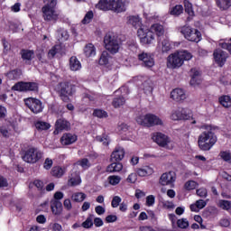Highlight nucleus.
Instances as JSON below:
<instances>
[{
  "label": "nucleus",
  "mask_w": 231,
  "mask_h": 231,
  "mask_svg": "<svg viewBox=\"0 0 231 231\" xmlns=\"http://www.w3.org/2000/svg\"><path fill=\"white\" fill-rule=\"evenodd\" d=\"M199 129L202 130V133L199 135V147L201 151H210L217 142V136L214 133L216 127L211 125H202Z\"/></svg>",
  "instance_id": "obj_1"
},
{
  "label": "nucleus",
  "mask_w": 231,
  "mask_h": 231,
  "mask_svg": "<svg viewBox=\"0 0 231 231\" xmlns=\"http://www.w3.org/2000/svg\"><path fill=\"white\" fill-rule=\"evenodd\" d=\"M190 59H192V53L188 51H179L167 57L166 66L170 69H178L181 68L185 60H190Z\"/></svg>",
  "instance_id": "obj_2"
},
{
  "label": "nucleus",
  "mask_w": 231,
  "mask_h": 231,
  "mask_svg": "<svg viewBox=\"0 0 231 231\" xmlns=\"http://www.w3.org/2000/svg\"><path fill=\"white\" fill-rule=\"evenodd\" d=\"M104 44L106 51L115 55L120 51L122 42L115 32H108L104 38Z\"/></svg>",
  "instance_id": "obj_3"
},
{
  "label": "nucleus",
  "mask_w": 231,
  "mask_h": 231,
  "mask_svg": "<svg viewBox=\"0 0 231 231\" xmlns=\"http://www.w3.org/2000/svg\"><path fill=\"white\" fill-rule=\"evenodd\" d=\"M136 122L139 125L144 127H154L155 125H163V119L154 114L148 113L136 117Z\"/></svg>",
  "instance_id": "obj_4"
},
{
  "label": "nucleus",
  "mask_w": 231,
  "mask_h": 231,
  "mask_svg": "<svg viewBox=\"0 0 231 231\" xmlns=\"http://www.w3.org/2000/svg\"><path fill=\"white\" fill-rule=\"evenodd\" d=\"M137 37L143 46H151L153 42H156V37L152 32L145 27H141L137 31Z\"/></svg>",
  "instance_id": "obj_5"
},
{
  "label": "nucleus",
  "mask_w": 231,
  "mask_h": 231,
  "mask_svg": "<svg viewBox=\"0 0 231 231\" xmlns=\"http://www.w3.org/2000/svg\"><path fill=\"white\" fill-rule=\"evenodd\" d=\"M152 140H153L155 143L159 144L160 147H163L169 151L174 149V142L164 134L154 133L152 135Z\"/></svg>",
  "instance_id": "obj_6"
},
{
  "label": "nucleus",
  "mask_w": 231,
  "mask_h": 231,
  "mask_svg": "<svg viewBox=\"0 0 231 231\" xmlns=\"http://www.w3.org/2000/svg\"><path fill=\"white\" fill-rule=\"evenodd\" d=\"M43 156L44 152L42 151L39 148L32 147L25 152L23 159L27 163H37Z\"/></svg>",
  "instance_id": "obj_7"
},
{
  "label": "nucleus",
  "mask_w": 231,
  "mask_h": 231,
  "mask_svg": "<svg viewBox=\"0 0 231 231\" xmlns=\"http://www.w3.org/2000/svg\"><path fill=\"white\" fill-rule=\"evenodd\" d=\"M180 32L187 41H190L191 42H199L201 41V32L190 26L185 25L181 27Z\"/></svg>",
  "instance_id": "obj_8"
},
{
  "label": "nucleus",
  "mask_w": 231,
  "mask_h": 231,
  "mask_svg": "<svg viewBox=\"0 0 231 231\" xmlns=\"http://www.w3.org/2000/svg\"><path fill=\"white\" fill-rule=\"evenodd\" d=\"M58 91L62 98V100H68V97H71L75 93V86L68 82L60 83L58 87Z\"/></svg>",
  "instance_id": "obj_9"
},
{
  "label": "nucleus",
  "mask_w": 231,
  "mask_h": 231,
  "mask_svg": "<svg viewBox=\"0 0 231 231\" xmlns=\"http://www.w3.org/2000/svg\"><path fill=\"white\" fill-rule=\"evenodd\" d=\"M42 14L44 21H53L54 23L59 20V12L55 10V6H43Z\"/></svg>",
  "instance_id": "obj_10"
},
{
  "label": "nucleus",
  "mask_w": 231,
  "mask_h": 231,
  "mask_svg": "<svg viewBox=\"0 0 231 231\" xmlns=\"http://www.w3.org/2000/svg\"><path fill=\"white\" fill-rule=\"evenodd\" d=\"M24 102L25 106H27L32 113L37 114L42 112V102H41V100L33 97H28L24 99Z\"/></svg>",
  "instance_id": "obj_11"
},
{
  "label": "nucleus",
  "mask_w": 231,
  "mask_h": 231,
  "mask_svg": "<svg viewBox=\"0 0 231 231\" xmlns=\"http://www.w3.org/2000/svg\"><path fill=\"white\" fill-rule=\"evenodd\" d=\"M12 89H14V91H37L39 86L37 83L18 82L13 86Z\"/></svg>",
  "instance_id": "obj_12"
},
{
  "label": "nucleus",
  "mask_w": 231,
  "mask_h": 231,
  "mask_svg": "<svg viewBox=\"0 0 231 231\" xmlns=\"http://www.w3.org/2000/svg\"><path fill=\"white\" fill-rule=\"evenodd\" d=\"M213 57L216 64L221 68L225 66V62H226V60L228 59V53L221 49H217L213 52Z\"/></svg>",
  "instance_id": "obj_13"
},
{
  "label": "nucleus",
  "mask_w": 231,
  "mask_h": 231,
  "mask_svg": "<svg viewBox=\"0 0 231 231\" xmlns=\"http://www.w3.org/2000/svg\"><path fill=\"white\" fill-rule=\"evenodd\" d=\"M174 181H176V172L174 171L163 173L159 180L160 185L162 186L172 185Z\"/></svg>",
  "instance_id": "obj_14"
},
{
  "label": "nucleus",
  "mask_w": 231,
  "mask_h": 231,
  "mask_svg": "<svg viewBox=\"0 0 231 231\" xmlns=\"http://www.w3.org/2000/svg\"><path fill=\"white\" fill-rule=\"evenodd\" d=\"M129 2L126 0H112V12L116 14H122L127 10V5Z\"/></svg>",
  "instance_id": "obj_15"
},
{
  "label": "nucleus",
  "mask_w": 231,
  "mask_h": 231,
  "mask_svg": "<svg viewBox=\"0 0 231 231\" xmlns=\"http://www.w3.org/2000/svg\"><path fill=\"white\" fill-rule=\"evenodd\" d=\"M139 60H142L145 68H152L154 66V58L152 54L149 52H142L138 55Z\"/></svg>",
  "instance_id": "obj_16"
},
{
  "label": "nucleus",
  "mask_w": 231,
  "mask_h": 231,
  "mask_svg": "<svg viewBox=\"0 0 231 231\" xmlns=\"http://www.w3.org/2000/svg\"><path fill=\"white\" fill-rule=\"evenodd\" d=\"M70 127L71 124L66 121V119H58L55 123L54 134H59L62 131H69Z\"/></svg>",
  "instance_id": "obj_17"
},
{
  "label": "nucleus",
  "mask_w": 231,
  "mask_h": 231,
  "mask_svg": "<svg viewBox=\"0 0 231 231\" xmlns=\"http://www.w3.org/2000/svg\"><path fill=\"white\" fill-rule=\"evenodd\" d=\"M14 124H12L10 121H5L3 125L0 127V133L3 134L5 138H10L12 134H14Z\"/></svg>",
  "instance_id": "obj_18"
},
{
  "label": "nucleus",
  "mask_w": 231,
  "mask_h": 231,
  "mask_svg": "<svg viewBox=\"0 0 231 231\" xmlns=\"http://www.w3.org/2000/svg\"><path fill=\"white\" fill-rule=\"evenodd\" d=\"M77 140H79L77 134L71 133H65L60 138V143L61 145H72V143H75Z\"/></svg>",
  "instance_id": "obj_19"
},
{
  "label": "nucleus",
  "mask_w": 231,
  "mask_h": 231,
  "mask_svg": "<svg viewBox=\"0 0 231 231\" xmlns=\"http://www.w3.org/2000/svg\"><path fill=\"white\" fill-rule=\"evenodd\" d=\"M171 98L175 102H183L187 99V94L181 88H175L171 92Z\"/></svg>",
  "instance_id": "obj_20"
},
{
  "label": "nucleus",
  "mask_w": 231,
  "mask_h": 231,
  "mask_svg": "<svg viewBox=\"0 0 231 231\" xmlns=\"http://www.w3.org/2000/svg\"><path fill=\"white\" fill-rule=\"evenodd\" d=\"M124 156H125V151L122 147L117 146L111 154V160L112 162H122Z\"/></svg>",
  "instance_id": "obj_21"
},
{
  "label": "nucleus",
  "mask_w": 231,
  "mask_h": 231,
  "mask_svg": "<svg viewBox=\"0 0 231 231\" xmlns=\"http://www.w3.org/2000/svg\"><path fill=\"white\" fill-rule=\"evenodd\" d=\"M85 57L93 58L97 55V47L93 43H88L83 48Z\"/></svg>",
  "instance_id": "obj_22"
},
{
  "label": "nucleus",
  "mask_w": 231,
  "mask_h": 231,
  "mask_svg": "<svg viewBox=\"0 0 231 231\" xmlns=\"http://www.w3.org/2000/svg\"><path fill=\"white\" fill-rule=\"evenodd\" d=\"M51 212L54 216H60L62 214V202L59 200H51Z\"/></svg>",
  "instance_id": "obj_23"
},
{
  "label": "nucleus",
  "mask_w": 231,
  "mask_h": 231,
  "mask_svg": "<svg viewBox=\"0 0 231 231\" xmlns=\"http://www.w3.org/2000/svg\"><path fill=\"white\" fill-rule=\"evenodd\" d=\"M136 174L141 178H145V176H152V174H154V169L151 166H143L136 170Z\"/></svg>",
  "instance_id": "obj_24"
},
{
  "label": "nucleus",
  "mask_w": 231,
  "mask_h": 231,
  "mask_svg": "<svg viewBox=\"0 0 231 231\" xmlns=\"http://www.w3.org/2000/svg\"><path fill=\"white\" fill-rule=\"evenodd\" d=\"M96 8L98 10H104L105 12L112 10L113 0H99V2L96 5Z\"/></svg>",
  "instance_id": "obj_25"
},
{
  "label": "nucleus",
  "mask_w": 231,
  "mask_h": 231,
  "mask_svg": "<svg viewBox=\"0 0 231 231\" xmlns=\"http://www.w3.org/2000/svg\"><path fill=\"white\" fill-rule=\"evenodd\" d=\"M69 69L70 71H80L82 69V63L79 60L78 57L72 56L69 59Z\"/></svg>",
  "instance_id": "obj_26"
},
{
  "label": "nucleus",
  "mask_w": 231,
  "mask_h": 231,
  "mask_svg": "<svg viewBox=\"0 0 231 231\" xmlns=\"http://www.w3.org/2000/svg\"><path fill=\"white\" fill-rule=\"evenodd\" d=\"M215 5L220 12H226L231 8V0H215Z\"/></svg>",
  "instance_id": "obj_27"
},
{
  "label": "nucleus",
  "mask_w": 231,
  "mask_h": 231,
  "mask_svg": "<svg viewBox=\"0 0 231 231\" xmlns=\"http://www.w3.org/2000/svg\"><path fill=\"white\" fill-rule=\"evenodd\" d=\"M172 46L171 45V42L167 39H164L161 42H158L157 51H162V53H167V51H171Z\"/></svg>",
  "instance_id": "obj_28"
},
{
  "label": "nucleus",
  "mask_w": 231,
  "mask_h": 231,
  "mask_svg": "<svg viewBox=\"0 0 231 231\" xmlns=\"http://www.w3.org/2000/svg\"><path fill=\"white\" fill-rule=\"evenodd\" d=\"M69 187H77L82 183V179L80 178V173L74 172L70 174L68 181Z\"/></svg>",
  "instance_id": "obj_29"
},
{
  "label": "nucleus",
  "mask_w": 231,
  "mask_h": 231,
  "mask_svg": "<svg viewBox=\"0 0 231 231\" xmlns=\"http://www.w3.org/2000/svg\"><path fill=\"white\" fill-rule=\"evenodd\" d=\"M191 86H196L198 84H201V72L196 69H191Z\"/></svg>",
  "instance_id": "obj_30"
},
{
  "label": "nucleus",
  "mask_w": 231,
  "mask_h": 231,
  "mask_svg": "<svg viewBox=\"0 0 231 231\" xmlns=\"http://www.w3.org/2000/svg\"><path fill=\"white\" fill-rule=\"evenodd\" d=\"M149 30L152 32V33L154 35H157V37H162L165 33V29L163 28V25L160 23H154L152 24Z\"/></svg>",
  "instance_id": "obj_31"
},
{
  "label": "nucleus",
  "mask_w": 231,
  "mask_h": 231,
  "mask_svg": "<svg viewBox=\"0 0 231 231\" xmlns=\"http://www.w3.org/2000/svg\"><path fill=\"white\" fill-rule=\"evenodd\" d=\"M207 207V202L203 199L197 200L195 204L190 205V210L192 212H199L201 208H205Z\"/></svg>",
  "instance_id": "obj_32"
},
{
  "label": "nucleus",
  "mask_w": 231,
  "mask_h": 231,
  "mask_svg": "<svg viewBox=\"0 0 231 231\" xmlns=\"http://www.w3.org/2000/svg\"><path fill=\"white\" fill-rule=\"evenodd\" d=\"M128 24H132L134 28H142V19L140 16H129Z\"/></svg>",
  "instance_id": "obj_33"
},
{
  "label": "nucleus",
  "mask_w": 231,
  "mask_h": 231,
  "mask_svg": "<svg viewBox=\"0 0 231 231\" xmlns=\"http://www.w3.org/2000/svg\"><path fill=\"white\" fill-rule=\"evenodd\" d=\"M123 165L120 162H113L106 168V172H120L123 169Z\"/></svg>",
  "instance_id": "obj_34"
},
{
  "label": "nucleus",
  "mask_w": 231,
  "mask_h": 231,
  "mask_svg": "<svg viewBox=\"0 0 231 231\" xmlns=\"http://www.w3.org/2000/svg\"><path fill=\"white\" fill-rule=\"evenodd\" d=\"M65 172H66V168H62L60 166L53 167L51 170V174L55 178H62Z\"/></svg>",
  "instance_id": "obj_35"
},
{
  "label": "nucleus",
  "mask_w": 231,
  "mask_h": 231,
  "mask_svg": "<svg viewBox=\"0 0 231 231\" xmlns=\"http://www.w3.org/2000/svg\"><path fill=\"white\" fill-rule=\"evenodd\" d=\"M220 106L223 107L228 108L231 107V97L230 96H221L218 98Z\"/></svg>",
  "instance_id": "obj_36"
},
{
  "label": "nucleus",
  "mask_w": 231,
  "mask_h": 231,
  "mask_svg": "<svg viewBox=\"0 0 231 231\" xmlns=\"http://www.w3.org/2000/svg\"><path fill=\"white\" fill-rule=\"evenodd\" d=\"M86 198H88V196L84 192H76L71 196L72 201H76V203H82Z\"/></svg>",
  "instance_id": "obj_37"
},
{
  "label": "nucleus",
  "mask_w": 231,
  "mask_h": 231,
  "mask_svg": "<svg viewBox=\"0 0 231 231\" xmlns=\"http://www.w3.org/2000/svg\"><path fill=\"white\" fill-rule=\"evenodd\" d=\"M109 52H107V51H104L100 56L99 64L101 66H107V64H109Z\"/></svg>",
  "instance_id": "obj_38"
},
{
  "label": "nucleus",
  "mask_w": 231,
  "mask_h": 231,
  "mask_svg": "<svg viewBox=\"0 0 231 231\" xmlns=\"http://www.w3.org/2000/svg\"><path fill=\"white\" fill-rule=\"evenodd\" d=\"M79 166L82 167L84 171H86L87 169H89L91 167V163H89V161L88 159H81L74 164V167Z\"/></svg>",
  "instance_id": "obj_39"
},
{
  "label": "nucleus",
  "mask_w": 231,
  "mask_h": 231,
  "mask_svg": "<svg viewBox=\"0 0 231 231\" xmlns=\"http://www.w3.org/2000/svg\"><path fill=\"white\" fill-rule=\"evenodd\" d=\"M107 181L110 185H113V187L118 185V183H120V181H122V177L118 176V175H110L107 178Z\"/></svg>",
  "instance_id": "obj_40"
},
{
  "label": "nucleus",
  "mask_w": 231,
  "mask_h": 231,
  "mask_svg": "<svg viewBox=\"0 0 231 231\" xmlns=\"http://www.w3.org/2000/svg\"><path fill=\"white\" fill-rule=\"evenodd\" d=\"M171 120H182V116H181V108H177L171 111V114L170 116Z\"/></svg>",
  "instance_id": "obj_41"
},
{
  "label": "nucleus",
  "mask_w": 231,
  "mask_h": 231,
  "mask_svg": "<svg viewBox=\"0 0 231 231\" xmlns=\"http://www.w3.org/2000/svg\"><path fill=\"white\" fill-rule=\"evenodd\" d=\"M35 127L36 129H38V131H48V129H50L51 125L49 123L38 121L35 124Z\"/></svg>",
  "instance_id": "obj_42"
},
{
  "label": "nucleus",
  "mask_w": 231,
  "mask_h": 231,
  "mask_svg": "<svg viewBox=\"0 0 231 231\" xmlns=\"http://www.w3.org/2000/svg\"><path fill=\"white\" fill-rule=\"evenodd\" d=\"M217 207L222 208V210H231V202L228 200L220 199L217 202Z\"/></svg>",
  "instance_id": "obj_43"
},
{
  "label": "nucleus",
  "mask_w": 231,
  "mask_h": 231,
  "mask_svg": "<svg viewBox=\"0 0 231 231\" xmlns=\"http://www.w3.org/2000/svg\"><path fill=\"white\" fill-rule=\"evenodd\" d=\"M182 120H190L192 118V110L188 108H180Z\"/></svg>",
  "instance_id": "obj_44"
},
{
  "label": "nucleus",
  "mask_w": 231,
  "mask_h": 231,
  "mask_svg": "<svg viewBox=\"0 0 231 231\" xmlns=\"http://www.w3.org/2000/svg\"><path fill=\"white\" fill-rule=\"evenodd\" d=\"M170 14L171 15H180L183 14V6L179 5L170 8Z\"/></svg>",
  "instance_id": "obj_45"
},
{
  "label": "nucleus",
  "mask_w": 231,
  "mask_h": 231,
  "mask_svg": "<svg viewBox=\"0 0 231 231\" xmlns=\"http://www.w3.org/2000/svg\"><path fill=\"white\" fill-rule=\"evenodd\" d=\"M219 156L224 162H226L227 163H231L230 151H222L219 152Z\"/></svg>",
  "instance_id": "obj_46"
},
{
  "label": "nucleus",
  "mask_w": 231,
  "mask_h": 231,
  "mask_svg": "<svg viewBox=\"0 0 231 231\" xmlns=\"http://www.w3.org/2000/svg\"><path fill=\"white\" fill-rule=\"evenodd\" d=\"M185 12L190 16H194V10H192V4L189 0H184Z\"/></svg>",
  "instance_id": "obj_47"
},
{
  "label": "nucleus",
  "mask_w": 231,
  "mask_h": 231,
  "mask_svg": "<svg viewBox=\"0 0 231 231\" xmlns=\"http://www.w3.org/2000/svg\"><path fill=\"white\" fill-rule=\"evenodd\" d=\"M162 208H165L166 210H174L176 208V205H174V202L169 201V200H162Z\"/></svg>",
  "instance_id": "obj_48"
},
{
  "label": "nucleus",
  "mask_w": 231,
  "mask_h": 231,
  "mask_svg": "<svg viewBox=\"0 0 231 231\" xmlns=\"http://www.w3.org/2000/svg\"><path fill=\"white\" fill-rule=\"evenodd\" d=\"M93 17H94V14L93 11H88L83 20H82V24H89V23H91V21H93Z\"/></svg>",
  "instance_id": "obj_49"
},
{
  "label": "nucleus",
  "mask_w": 231,
  "mask_h": 231,
  "mask_svg": "<svg viewBox=\"0 0 231 231\" xmlns=\"http://www.w3.org/2000/svg\"><path fill=\"white\" fill-rule=\"evenodd\" d=\"M113 106L114 107H121V106H124L125 104V98L123 97H116L113 100Z\"/></svg>",
  "instance_id": "obj_50"
},
{
  "label": "nucleus",
  "mask_w": 231,
  "mask_h": 231,
  "mask_svg": "<svg viewBox=\"0 0 231 231\" xmlns=\"http://www.w3.org/2000/svg\"><path fill=\"white\" fill-rule=\"evenodd\" d=\"M22 59L23 60H32V59H33V51H22Z\"/></svg>",
  "instance_id": "obj_51"
},
{
  "label": "nucleus",
  "mask_w": 231,
  "mask_h": 231,
  "mask_svg": "<svg viewBox=\"0 0 231 231\" xmlns=\"http://www.w3.org/2000/svg\"><path fill=\"white\" fill-rule=\"evenodd\" d=\"M196 187H198V182H196L194 180H188L184 184L185 190H194V189H196Z\"/></svg>",
  "instance_id": "obj_52"
},
{
  "label": "nucleus",
  "mask_w": 231,
  "mask_h": 231,
  "mask_svg": "<svg viewBox=\"0 0 231 231\" xmlns=\"http://www.w3.org/2000/svg\"><path fill=\"white\" fill-rule=\"evenodd\" d=\"M59 50H60V45H55L53 46L48 53V57L49 59H53V57H55V55H57V53H59Z\"/></svg>",
  "instance_id": "obj_53"
},
{
  "label": "nucleus",
  "mask_w": 231,
  "mask_h": 231,
  "mask_svg": "<svg viewBox=\"0 0 231 231\" xmlns=\"http://www.w3.org/2000/svg\"><path fill=\"white\" fill-rule=\"evenodd\" d=\"M177 226L179 228H188L189 220H187V218H180L177 221Z\"/></svg>",
  "instance_id": "obj_54"
},
{
  "label": "nucleus",
  "mask_w": 231,
  "mask_h": 231,
  "mask_svg": "<svg viewBox=\"0 0 231 231\" xmlns=\"http://www.w3.org/2000/svg\"><path fill=\"white\" fill-rule=\"evenodd\" d=\"M94 116L97 118H106L107 116V113L101 109H96L93 113Z\"/></svg>",
  "instance_id": "obj_55"
},
{
  "label": "nucleus",
  "mask_w": 231,
  "mask_h": 231,
  "mask_svg": "<svg viewBox=\"0 0 231 231\" xmlns=\"http://www.w3.org/2000/svg\"><path fill=\"white\" fill-rule=\"evenodd\" d=\"M51 167H53V160L46 158L43 162V169H45V171H50Z\"/></svg>",
  "instance_id": "obj_56"
},
{
  "label": "nucleus",
  "mask_w": 231,
  "mask_h": 231,
  "mask_svg": "<svg viewBox=\"0 0 231 231\" xmlns=\"http://www.w3.org/2000/svg\"><path fill=\"white\" fill-rule=\"evenodd\" d=\"M120 203H122V198H120L119 196H116L113 198L111 205H112L113 208H118Z\"/></svg>",
  "instance_id": "obj_57"
},
{
  "label": "nucleus",
  "mask_w": 231,
  "mask_h": 231,
  "mask_svg": "<svg viewBox=\"0 0 231 231\" xmlns=\"http://www.w3.org/2000/svg\"><path fill=\"white\" fill-rule=\"evenodd\" d=\"M20 73L18 70H12L9 73H7V77L8 79H10L11 80H14V79H17L18 77H20Z\"/></svg>",
  "instance_id": "obj_58"
},
{
  "label": "nucleus",
  "mask_w": 231,
  "mask_h": 231,
  "mask_svg": "<svg viewBox=\"0 0 231 231\" xmlns=\"http://www.w3.org/2000/svg\"><path fill=\"white\" fill-rule=\"evenodd\" d=\"M136 180H138L136 173H130L126 178L127 183H136Z\"/></svg>",
  "instance_id": "obj_59"
},
{
  "label": "nucleus",
  "mask_w": 231,
  "mask_h": 231,
  "mask_svg": "<svg viewBox=\"0 0 231 231\" xmlns=\"http://www.w3.org/2000/svg\"><path fill=\"white\" fill-rule=\"evenodd\" d=\"M156 201V199L154 198V195H150L146 197V205L147 207H152Z\"/></svg>",
  "instance_id": "obj_60"
},
{
  "label": "nucleus",
  "mask_w": 231,
  "mask_h": 231,
  "mask_svg": "<svg viewBox=\"0 0 231 231\" xmlns=\"http://www.w3.org/2000/svg\"><path fill=\"white\" fill-rule=\"evenodd\" d=\"M83 228H91L93 226V219L88 217L85 222L82 223Z\"/></svg>",
  "instance_id": "obj_61"
},
{
  "label": "nucleus",
  "mask_w": 231,
  "mask_h": 231,
  "mask_svg": "<svg viewBox=\"0 0 231 231\" xmlns=\"http://www.w3.org/2000/svg\"><path fill=\"white\" fill-rule=\"evenodd\" d=\"M220 226H224L225 228L230 226V219L229 218H221L219 221Z\"/></svg>",
  "instance_id": "obj_62"
},
{
  "label": "nucleus",
  "mask_w": 231,
  "mask_h": 231,
  "mask_svg": "<svg viewBox=\"0 0 231 231\" xmlns=\"http://www.w3.org/2000/svg\"><path fill=\"white\" fill-rule=\"evenodd\" d=\"M44 5L47 7L57 6V0H43Z\"/></svg>",
  "instance_id": "obj_63"
},
{
  "label": "nucleus",
  "mask_w": 231,
  "mask_h": 231,
  "mask_svg": "<svg viewBox=\"0 0 231 231\" xmlns=\"http://www.w3.org/2000/svg\"><path fill=\"white\" fill-rule=\"evenodd\" d=\"M51 231H62V226L59 223L51 224Z\"/></svg>",
  "instance_id": "obj_64"
}]
</instances>
